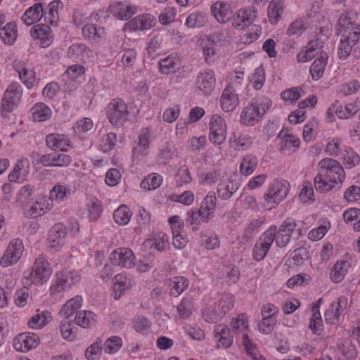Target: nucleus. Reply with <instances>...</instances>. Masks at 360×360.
<instances>
[{
  "instance_id": "obj_54",
  "label": "nucleus",
  "mask_w": 360,
  "mask_h": 360,
  "mask_svg": "<svg viewBox=\"0 0 360 360\" xmlns=\"http://www.w3.org/2000/svg\"><path fill=\"white\" fill-rule=\"evenodd\" d=\"M301 88L293 87L282 91L281 98L285 101L295 102L302 97L300 93Z\"/></svg>"
},
{
  "instance_id": "obj_27",
  "label": "nucleus",
  "mask_w": 360,
  "mask_h": 360,
  "mask_svg": "<svg viewBox=\"0 0 360 360\" xmlns=\"http://www.w3.org/2000/svg\"><path fill=\"white\" fill-rule=\"evenodd\" d=\"M17 35V25L15 22H8L0 29V37L6 44L12 45L15 41Z\"/></svg>"
},
{
  "instance_id": "obj_50",
  "label": "nucleus",
  "mask_w": 360,
  "mask_h": 360,
  "mask_svg": "<svg viewBox=\"0 0 360 360\" xmlns=\"http://www.w3.org/2000/svg\"><path fill=\"white\" fill-rule=\"evenodd\" d=\"M358 110V106L354 103L338 106L337 115L340 119H348L356 114Z\"/></svg>"
},
{
  "instance_id": "obj_26",
  "label": "nucleus",
  "mask_w": 360,
  "mask_h": 360,
  "mask_svg": "<svg viewBox=\"0 0 360 360\" xmlns=\"http://www.w3.org/2000/svg\"><path fill=\"white\" fill-rule=\"evenodd\" d=\"M167 283L171 288V295L177 297L188 288L189 281L185 277L176 276L169 279Z\"/></svg>"
},
{
  "instance_id": "obj_18",
  "label": "nucleus",
  "mask_w": 360,
  "mask_h": 360,
  "mask_svg": "<svg viewBox=\"0 0 360 360\" xmlns=\"http://www.w3.org/2000/svg\"><path fill=\"white\" fill-rule=\"evenodd\" d=\"M46 142L47 146L53 150L66 151L70 141L64 134L53 133L46 136Z\"/></svg>"
},
{
  "instance_id": "obj_31",
  "label": "nucleus",
  "mask_w": 360,
  "mask_h": 360,
  "mask_svg": "<svg viewBox=\"0 0 360 360\" xmlns=\"http://www.w3.org/2000/svg\"><path fill=\"white\" fill-rule=\"evenodd\" d=\"M63 7V3L60 1H53L48 5L49 11L44 13V20L45 22H49L52 25H57L58 21V13L59 8Z\"/></svg>"
},
{
  "instance_id": "obj_35",
  "label": "nucleus",
  "mask_w": 360,
  "mask_h": 360,
  "mask_svg": "<svg viewBox=\"0 0 360 360\" xmlns=\"http://www.w3.org/2000/svg\"><path fill=\"white\" fill-rule=\"evenodd\" d=\"M237 189L238 186L233 181H229L227 184H219L217 188L218 198L223 200L229 199Z\"/></svg>"
},
{
  "instance_id": "obj_64",
  "label": "nucleus",
  "mask_w": 360,
  "mask_h": 360,
  "mask_svg": "<svg viewBox=\"0 0 360 360\" xmlns=\"http://www.w3.org/2000/svg\"><path fill=\"white\" fill-rule=\"evenodd\" d=\"M101 338H97L96 341L91 344L85 351V357L88 360L94 359V355L97 354L99 352L101 351L102 347L101 346Z\"/></svg>"
},
{
  "instance_id": "obj_8",
  "label": "nucleus",
  "mask_w": 360,
  "mask_h": 360,
  "mask_svg": "<svg viewBox=\"0 0 360 360\" xmlns=\"http://www.w3.org/2000/svg\"><path fill=\"white\" fill-rule=\"evenodd\" d=\"M226 125L219 115H213L210 122V141L217 145L221 144L226 139Z\"/></svg>"
},
{
  "instance_id": "obj_61",
  "label": "nucleus",
  "mask_w": 360,
  "mask_h": 360,
  "mask_svg": "<svg viewBox=\"0 0 360 360\" xmlns=\"http://www.w3.org/2000/svg\"><path fill=\"white\" fill-rule=\"evenodd\" d=\"M202 245L207 249V250H214L219 246L220 240L219 237L214 234L210 236H204L202 238Z\"/></svg>"
},
{
  "instance_id": "obj_46",
  "label": "nucleus",
  "mask_w": 360,
  "mask_h": 360,
  "mask_svg": "<svg viewBox=\"0 0 360 360\" xmlns=\"http://www.w3.org/2000/svg\"><path fill=\"white\" fill-rule=\"evenodd\" d=\"M314 186L317 191L326 193L331 191L335 184L329 182L323 174L319 173L314 178Z\"/></svg>"
},
{
  "instance_id": "obj_12",
  "label": "nucleus",
  "mask_w": 360,
  "mask_h": 360,
  "mask_svg": "<svg viewBox=\"0 0 360 360\" xmlns=\"http://www.w3.org/2000/svg\"><path fill=\"white\" fill-rule=\"evenodd\" d=\"M134 255L129 248H118L114 250L110 255L112 264L125 268L134 266Z\"/></svg>"
},
{
  "instance_id": "obj_58",
  "label": "nucleus",
  "mask_w": 360,
  "mask_h": 360,
  "mask_svg": "<svg viewBox=\"0 0 360 360\" xmlns=\"http://www.w3.org/2000/svg\"><path fill=\"white\" fill-rule=\"evenodd\" d=\"M265 81V74L263 68H257L252 75V86L256 90H259L263 86Z\"/></svg>"
},
{
  "instance_id": "obj_36",
  "label": "nucleus",
  "mask_w": 360,
  "mask_h": 360,
  "mask_svg": "<svg viewBox=\"0 0 360 360\" xmlns=\"http://www.w3.org/2000/svg\"><path fill=\"white\" fill-rule=\"evenodd\" d=\"M95 316L91 311H82L76 314L75 321L77 325L87 328L95 323Z\"/></svg>"
},
{
  "instance_id": "obj_22",
  "label": "nucleus",
  "mask_w": 360,
  "mask_h": 360,
  "mask_svg": "<svg viewBox=\"0 0 360 360\" xmlns=\"http://www.w3.org/2000/svg\"><path fill=\"white\" fill-rule=\"evenodd\" d=\"M284 11L283 0H271L268 6V18L271 25H276Z\"/></svg>"
},
{
  "instance_id": "obj_38",
  "label": "nucleus",
  "mask_w": 360,
  "mask_h": 360,
  "mask_svg": "<svg viewBox=\"0 0 360 360\" xmlns=\"http://www.w3.org/2000/svg\"><path fill=\"white\" fill-rule=\"evenodd\" d=\"M131 217V212L128 207L123 205L115 210L113 218L115 222L120 225H125L129 223Z\"/></svg>"
},
{
  "instance_id": "obj_60",
  "label": "nucleus",
  "mask_w": 360,
  "mask_h": 360,
  "mask_svg": "<svg viewBox=\"0 0 360 360\" xmlns=\"http://www.w3.org/2000/svg\"><path fill=\"white\" fill-rule=\"evenodd\" d=\"M347 306V298L345 296H341L338 298L337 300V307L335 308V311L334 314V317L331 321L332 323H335L338 321L340 315L346 309Z\"/></svg>"
},
{
  "instance_id": "obj_17",
  "label": "nucleus",
  "mask_w": 360,
  "mask_h": 360,
  "mask_svg": "<svg viewBox=\"0 0 360 360\" xmlns=\"http://www.w3.org/2000/svg\"><path fill=\"white\" fill-rule=\"evenodd\" d=\"M214 338L217 342V347L227 349L233 344V337L230 335L229 328L222 324H219L214 328Z\"/></svg>"
},
{
  "instance_id": "obj_59",
  "label": "nucleus",
  "mask_w": 360,
  "mask_h": 360,
  "mask_svg": "<svg viewBox=\"0 0 360 360\" xmlns=\"http://www.w3.org/2000/svg\"><path fill=\"white\" fill-rule=\"evenodd\" d=\"M117 135L115 133L110 132L105 135H104L102 137V145L103 150L104 151H108L112 150L115 145L116 141Z\"/></svg>"
},
{
  "instance_id": "obj_45",
  "label": "nucleus",
  "mask_w": 360,
  "mask_h": 360,
  "mask_svg": "<svg viewBox=\"0 0 360 360\" xmlns=\"http://www.w3.org/2000/svg\"><path fill=\"white\" fill-rule=\"evenodd\" d=\"M342 160L347 168H352L359 163L360 157L352 148H347L342 153Z\"/></svg>"
},
{
  "instance_id": "obj_43",
  "label": "nucleus",
  "mask_w": 360,
  "mask_h": 360,
  "mask_svg": "<svg viewBox=\"0 0 360 360\" xmlns=\"http://www.w3.org/2000/svg\"><path fill=\"white\" fill-rule=\"evenodd\" d=\"M162 182V178L160 175L155 173L149 174L141 183V188L150 191L158 188Z\"/></svg>"
},
{
  "instance_id": "obj_34",
  "label": "nucleus",
  "mask_w": 360,
  "mask_h": 360,
  "mask_svg": "<svg viewBox=\"0 0 360 360\" xmlns=\"http://www.w3.org/2000/svg\"><path fill=\"white\" fill-rule=\"evenodd\" d=\"M319 306L316 304L314 307V313L310 319L309 328L314 334L320 335L323 330V321L319 309Z\"/></svg>"
},
{
  "instance_id": "obj_55",
  "label": "nucleus",
  "mask_w": 360,
  "mask_h": 360,
  "mask_svg": "<svg viewBox=\"0 0 360 360\" xmlns=\"http://www.w3.org/2000/svg\"><path fill=\"white\" fill-rule=\"evenodd\" d=\"M20 79L23 82L28 89L33 86V83L35 81L34 72L32 70H29L23 68L22 70L18 71Z\"/></svg>"
},
{
  "instance_id": "obj_14",
  "label": "nucleus",
  "mask_w": 360,
  "mask_h": 360,
  "mask_svg": "<svg viewBox=\"0 0 360 360\" xmlns=\"http://www.w3.org/2000/svg\"><path fill=\"white\" fill-rule=\"evenodd\" d=\"M256 17V11L252 9H240L238 10L234 15H232L231 19H232L233 26L240 30H243L251 25Z\"/></svg>"
},
{
  "instance_id": "obj_48",
  "label": "nucleus",
  "mask_w": 360,
  "mask_h": 360,
  "mask_svg": "<svg viewBox=\"0 0 360 360\" xmlns=\"http://www.w3.org/2000/svg\"><path fill=\"white\" fill-rule=\"evenodd\" d=\"M207 21L205 15L200 13H193L190 14L186 20V25L191 28L200 27L203 26Z\"/></svg>"
},
{
  "instance_id": "obj_10",
  "label": "nucleus",
  "mask_w": 360,
  "mask_h": 360,
  "mask_svg": "<svg viewBox=\"0 0 360 360\" xmlns=\"http://www.w3.org/2000/svg\"><path fill=\"white\" fill-rule=\"evenodd\" d=\"M39 340V336L34 333H23L18 335L13 339V345L16 351L27 352L37 347Z\"/></svg>"
},
{
  "instance_id": "obj_2",
  "label": "nucleus",
  "mask_w": 360,
  "mask_h": 360,
  "mask_svg": "<svg viewBox=\"0 0 360 360\" xmlns=\"http://www.w3.org/2000/svg\"><path fill=\"white\" fill-rule=\"evenodd\" d=\"M271 104V101L270 100L262 103L252 102L241 112V124L246 126L255 125L270 108Z\"/></svg>"
},
{
  "instance_id": "obj_5",
  "label": "nucleus",
  "mask_w": 360,
  "mask_h": 360,
  "mask_svg": "<svg viewBox=\"0 0 360 360\" xmlns=\"http://www.w3.org/2000/svg\"><path fill=\"white\" fill-rule=\"evenodd\" d=\"M129 111L127 104L120 99H114L109 105L108 117L115 126L121 127L127 120Z\"/></svg>"
},
{
  "instance_id": "obj_4",
  "label": "nucleus",
  "mask_w": 360,
  "mask_h": 360,
  "mask_svg": "<svg viewBox=\"0 0 360 360\" xmlns=\"http://www.w3.org/2000/svg\"><path fill=\"white\" fill-rule=\"evenodd\" d=\"M289 187L290 185L286 181L275 180L264 195L265 201L271 207L278 204L286 197Z\"/></svg>"
},
{
  "instance_id": "obj_63",
  "label": "nucleus",
  "mask_w": 360,
  "mask_h": 360,
  "mask_svg": "<svg viewBox=\"0 0 360 360\" xmlns=\"http://www.w3.org/2000/svg\"><path fill=\"white\" fill-rule=\"evenodd\" d=\"M121 175L118 169H110L105 174V183L110 186L117 185L120 179Z\"/></svg>"
},
{
  "instance_id": "obj_15",
  "label": "nucleus",
  "mask_w": 360,
  "mask_h": 360,
  "mask_svg": "<svg viewBox=\"0 0 360 360\" xmlns=\"http://www.w3.org/2000/svg\"><path fill=\"white\" fill-rule=\"evenodd\" d=\"M112 14L117 18L122 20L129 19L136 13V8L125 2L115 1L110 6Z\"/></svg>"
},
{
  "instance_id": "obj_23",
  "label": "nucleus",
  "mask_w": 360,
  "mask_h": 360,
  "mask_svg": "<svg viewBox=\"0 0 360 360\" xmlns=\"http://www.w3.org/2000/svg\"><path fill=\"white\" fill-rule=\"evenodd\" d=\"M328 60V55L321 51L319 58L316 59L310 67V74L314 80H319L322 77Z\"/></svg>"
},
{
  "instance_id": "obj_3",
  "label": "nucleus",
  "mask_w": 360,
  "mask_h": 360,
  "mask_svg": "<svg viewBox=\"0 0 360 360\" xmlns=\"http://www.w3.org/2000/svg\"><path fill=\"white\" fill-rule=\"evenodd\" d=\"M276 234V226L274 225L271 226L262 234L253 248L252 257L255 260L261 261L265 257L275 239Z\"/></svg>"
},
{
  "instance_id": "obj_1",
  "label": "nucleus",
  "mask_w": 360,
  "mask_h": 360,
  "mask_svg": "<svg viewBox=\"0 0 360 360\" xmlns=\"http://www.w3.org/2000/svg\"><path fill=\"white\" fill-rule=\"evenodd\" d=\"M358 15L353 11L346 12L338 19V32L343 39H350L351 42H358L360 36V25L357 22Z\"/></svg>"
},
{
  "instance_id": "obj_40",
  "label": "nucleus",
  "mask_w": 360,
  "mask_h": 360,
  "mask_svg": "<svg viewBox=\"0 0 360 360\" xmlns=\"http://www.w3.org/2000/svg\"><path fill=\"white\" fill-rule=\"evenodd\" d=\"M67 235V229L62 223L56 224L49 231V239L56 245H59V240L64 239Z\"/></svg>"
},
{
  "instance_id": "obj_11",
  "label": "nucleus",
  "mask_w": 360,
  "mask_h": 360,
  "mask_svg": "<svg viewBox=\"0 0 360 360\" xmlns=\"http://www.w3.org/2000/svg\"><path fill=\"white\" fill-rule=\"evenodd\" d=\"M295 227L296 224L292 219H288L281 224L275 235L274 240L277 247L284 248L288 244Z\"/></svg>"
},
{
  "instance_id": "obj_16",
  "label": "nucleus",
  "mask_w": 360,
  "mask_h": 360,
  "mask_svg": "<svg viewBox=\"0 0 360 360\" xmlns=\"http://www.w3.org/2000/svg\"><path fill=\"white\" fill-rule=\"evenodd\" d=\"M155 25L154 18L149 14L139 15L124 25V30L133 31L146 30L151 28Z\"/></svg>"
},
{
  "instance_id": "obj_62",
  "label": "nucleus",
  "mask_w": 360,
  "mask_h": 360,
  "mask_svg": "<svg viewBox=\"0 0 360 360\" xmlns=\"http://www.w3.org/2000/svg\"><path fill=\"white\" fill-rule=\"evenodd\" d=\"M344 197L348 202H355L360 199V187L355 185L349 186L345 193Z\"/></svg>"
},
{
  "instance_id": "obj_47",
  "label": "nucleus",
  "mask_w": 360,
  "mask_h": 360,
  "mask_svg": "<svg viewBox=\"0 0 360 360\" xmlns=\"http://www.w3.org/2000/svg\"><path fill=\"white\" fill-rule=\"evenodd\" d=\"M350 39H343L340 37V44L338 49V58L341 60H345L350 55L352 48L357 42H351Z\"/></svg>"
},
{
  "instance_id": "obj_56",
  "label": "nucleus",
  "mask_w": 360,
  "mask_h": 360,
  "mask_svg": "<svg viewBox=\"0 0 360 360\" xmlns=\"http://www.w3.org/2000/svg\"><path fill=\"white\" fill-rule=\"evenodd\" d=\"M243 345L245 348L246 352L249 355H250L255 360H264L261 356H257L256 352V346L255 344L252 342L250 339L248 337V334H243Z\"/></svg>"
},
{
  "instance_id": "obj_19",
  "label": "nucleus",
  "mask_w": 360,
  "mask_h": 360,
  "mask_svg": "<svg viewBox=\"0 0 360 360\" xmlns=\"http://www.w3.org/2000/svg\"><path fill=\"white\" fill-rule=\"evenodd\" d=\"M212 14L218 22L225 23L232 18V11L229 4L217 1L211 7Z\"/></svg>"
},
{
  "instance_id": "obj_51",
  "label": "nucleus",
  "mask_w": 360,
  "mask_h": 360,
  "mask_svg": "<svg viewBox=\"0 0 360 360\" xmlns=\"http://www.w3.org/2000/svg\"><path fill=\"white\" fill-rule=\"evenodd\" d=\"M159 65L160 71L162 74L168 75L175 72L176 63L173 58L167 57L161 60Z\"/></svg>"
},
{
  "instance_id": "obj_39",
  "label": "nucleus",
  "mask_w": 360,
  "mask_h": 360,
  "mask_svg": "<svg viewBox=\"0 0 360 360\" xmlns=\"http://www.w3.org/2000/svg\"><path fill=\"white\" fill-rule=\"evenodd\" d=\"M278 138L281 139L280 150H284L285 148H290L291 147L298 148L300 146V140L292 134H284L281 131L278 134Z\"/></svg>"
},
{
  "instance_id": "obj_25",
  "label": "nucleus",
  "mask_w": 360,
  "mask_h": 360,
  "mask_svg": "<svg viewBox=\"0 0 360 360\" xmlns=\"http://www.w3.org/2000/svg\"><path fill=\"white\" fill-rule=\"evenodd\" d=\"M229 142L236 150H244L248 148L251 143V139L246 134L240 132H233Z\"/></svg>"
},
{
  "instance_id": "obj_7",
  "label": "nucleus",
  "mask_w": 360,
  "mask_h": 360,
  "mask_svg": "<svg viewBox=\"0 0 360 360\" xmlns=\"http://www.w3.org/2000/svg\"><path fill=\"white\" fill-rule=\"evenodd\" d=\"M23 251L24 246L22 240L20 238L13 240L1 258V265L8 267L16 263L21 257Z\"/></svg>"
},
{
  "instance_id": "obj_30",
  "label": "nucleus",
  "mask_w": 360,
  "mask_h": 360,
  "mask_svg": "<svg viewBox=\"0 0 360 360\" xmlns=\"http://www.w3.org/2000/svg\"><path fill=\"white\" fill-rule=\"evenodd\" d=\"M31 35L33 38L43 40V44L49 45V41L51 38V30L50 27L46 24H38L31 29Z\"/></svg>"
},
{
  "instance_id": "obj_33",
  "label": "nucleus",
  "mask_w": 360,
  "mask_h": 360,
  "mask_svg": "<svg viewBox=\"0 0 360 360\" xmlns=\"http://www.w3.org/2000/svg\"><path fill=\"white\" fill-rule=\"evenodd\" d=\"M338 347L341 354L347 360H354L356 359L357 355L356 349L349 339L343 340L341 343L338 344Z\"/></svg>"
},
{
  "instance_id": "obj_44",
  "label": "nucleus",
  "mask_w": 360,
  "mask_h": 360,
  "mask_svg": "<svg viewBox=\"0 0 360 360\" xmlns=\"http://www.w3.org/2000/svg\"><path fill=\"white\" fill-rule=\"evenodd\" d=\"M276 322V316L274 314L264 316L262 322L259 323V330L263 334H269L274 329Z\"/></svg>"
},
{
  "instance_id": "obj_24",
  "label": "nucleus",
  "mask_w": 360,
  "mask_h": 360,
  "mask_svg": "<svg viewBox=\"0 0 360 360\" xmlns=\"http://www.w3.org/2000/svg\"><path fill=\"white\" fill-rule=\"evenodd\" d=\"M82 304V297L81 296H75L66 302L60 311V315L64 319H68L75 314H77V310L81 308Z\"/></svg>"
},
{
  "instance_id": "obj_42",
  "label": "nucleus",
  "mask_w": 360,
  "mask_h": 360,
  "mask_svg": "<svg viewBox=\"0 0 360 360\" xmlns=\"http://www.w3.org/2000/svg\"><path fill=\"white\" fill-rule=\"evenodd\" d=\"M348 266L349 264L347 262H337L330 272L331 280L337 283L341 282L347 273Z\"/></svg>"
},
{
  "instance_id": "obj_21",
  "label": "nucleus",
  "mask_w": 360,
  "mask_h": 360,
  "mask_svg": "<svg viewBox=\"0 0 360 360\" xmlns=\"http://www.w3.org/2000/svg\"><path fill=\"white\" fill-rule=\"evenodd\" d=\"M44 15L42 3H37L29 8L22 17V20L27 25H31L39 21Z\"/></svg>"
},
{
  "instance_id": "obj_28",
  "label": "nucleus",
  "mask_w": 360,
  "mask_h": 360,
  "mask_svg": "<svg viewBox=\"0 0 360 360\" xmlns=\"http://www.w3.org/2000/svg\"><path fill=\"white\" fill-rule=\"evenodd\" d=\"M330 162L333 163V168L330 171H325L324 176L330 183H342L345 179V172L342 167L338 161H330Z\"/></svg>"
},
{
  "instance_id": "obj_32",
  "label": "nucleus",
  "mask_w": 360,
  "mask_h": 360,
  "mask_svg": "<svg viewBox=\"0 0 360 360\" xmlns=\"http://www.w3.org/2000/svg\"><path fill=\"white\" fill-rule=\"evenodd\" d=\"M32 118L34 121L42 122L51 117V110L44 103L35 104L32 108Z\"/></svg>"
},
{
  "instance_id": "obj_57",
  "label": "nucleus",
  "mask_w": 360,
  "mask_h": 360,
  "mask_svg": "<svg viewBox=\"0 0 360 360\" xmlns=\"http://www.w3.org/2000/svg\"><path fill=\"white\" fill-rule=\"evenodd\" d=\"M306 30V27L301 19H297L289 25L286 33L290 35H300L303 31Z\"/></svg>"
},
{
  "instance_id": "obj_13",
  "label": "nucleus",
  "mask_w": 360,
  "mask_h": 360,
  "mask_svg": "<svg viewBox=\"0 0 360 360\" xmlns=\"http://www.w3.org/2000/svg\"><path fill=\"white\" fill-rule=\"evenodd\" d=\"M215 77L212 70L200 73L196 78V87L205 95H210L215 86Z\"/></svg>"
},
{
  "instance_id": "obj_53",
  "label": "nucleus",
  "mask_w": 360,
  "mask_h": 360,
  "mask_svg": "<svg viewBox=\"0 0 360 360\" xmlns=\"http://www.w3.org/2000/svg\"><path fill=\"white\" fill-rule=\"evenodd\" d=\"M169 237L167 235L162 232L157 233L154 238V243L152 246L156 248L160 252H163L166 250L169 245Z\"/></svg>"
},
{
  "instance_id": "obj_52",
  "label": "nucleus",
  "mask_w": 360,
  "mask_h": 360,
  "mask_svg": "<svg viewBox=\"0 0 360 360\" xmlns=\"http://www.w3.org/2000/svg\"><path fill=\"white\" fill-rule=\"evenodd\" d=\"M29 161L27 159L20 160L15 165L13 170L8 175V179L10 181L15 182L17 181L20 175L21 171L24 169L25 167H28Z\"/></svg>"
},
{
  "instance_id": "obj_37",
  "label": "nucleus",
  "mask_w": 360,
  "mask_h": 360,
  "mask_svg": "<svg viewBox=\"0 0 360 360\" xmlns=\"http://www.w3.org/2000/svg\"><path fill=\"white\" fill-rule=\"evenodd\" d=\"M82 34L85 38L96 40L104 35L105 30L102 27H97L93 23H89L83 27Z\"/></svg>"
},
{
  "instance_id": "obj_9",
  "label": "nucleus",
  "mask_w": 360,
  "mask_h": 360,
  "mask_svg": "<svg viewBox=\"0 0 360 360\" xmlns=\"http://www.w3.org/2000/svg\"><path fill=\"white\" fill-rule=\"evenodd\" d=\"M56 283L50 288L52 294L61 292L65 288H70L79 282L80 276L75 271H62L56 273Z\"/></svg>"
},
{
  "instance_id": "obj_20",
  "label": "nucleus",
  "mask_w": 360,
  "mask_h": 360,
  "mask_svg": "<svg viewBox=\"0 0 360 360\" xmlns=\"http://www.w3.org/2000/svg\"><path fill=\"white\" fill-rule=\"evenodd\" d=\"M221 107L225 112L233 111L238 104V96L233 92V88L227 86L221 96Z\"/></svg>"
},
{
  "instance_id": "obj_29",
  "label": "nucleus",
  "mask_w": 360,
  "mask_h": 360,
  "mask_svg": "<svg viewBox=\"0 0 360 360\" xmlns=\"http://www.w3.org/2000/svg\"><path fill=\"white\" fill-rule=\"evenodd\" d=\"M257 165L258 159L257 156L248 154L243 158L240 165V171L243 175H250L256 169Z\"/></svg>"
},
{
  "instance_id": "obj_41",
  "label": "nucleus",
  "mask_w": 360,
  "mask_h": 360,
  "mask_svg": "<svg viewBox=\"0 0 360 360\" xmlns=\"http://www.w3.org/2000/svg\"><path fill=\"white\" fill-rule=\"evenodd\" d=\"M22 92L20 85L14 82L8 86L4 95L6 96V99L11 100L18 105L21 99Z\"/></svg>"
},
{
  "instance_id": "obj_49",
  "label": "nucleus",
  "mask_w": 360,
  "mask_h": 360,
  "mask_svg": "<svg viewBox=\"0 0 360 360\" xmlns=\"http://www.w3.org/2000/svg\"><path fill=\"white\" fill-rule=\"evenodd\" d=\"M122 345V339L118 336H112L105 342L104 351L108 354H115L121 348Z\"/></svg>"
},
{
  "instance_id": "obj_6",
  "label": "nucleus",
  "mask_w": 360,
  "mask_h": 360,
  "mask_svg": "<svg viewBox=\"0 0 360 360\" xmlns=\"http://www.w3.org/2000/svg\"><path fill=\"white\" fill-rule=\"evenodd\" d=\"M51 274L50 264L46 261L45 258L39 256L35 260L32 271L30 274V278L32 283L36 285H42Z\"/></svg>"
}]
</instances>
